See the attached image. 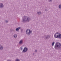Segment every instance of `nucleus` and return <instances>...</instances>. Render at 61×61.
I'll return each instance as SVG.
<instances>
[{"mask_svg": "<svg viewBox=\"0 0 61 61\" xmlns=\"http://www.w3.org/2000/svg\"><path fill=\"white\" fill-rule=\"evenodd\" d=\"M31 20V18L29 17L24 16L22 21V22L25 23V22H29Z\"/></svg>", "mask_w": 61, "mask_h": 61, "instance_id": "obj_1", "label": "nucleus"}, {"mask_svg": "<svg viewBox=\"0 0 61 61\" xmlns=\"http://www.w3.org/2000/svg\"><path fill=\"white\" fill-rule=\"evenodd\" d=\"M54 47L55 49H60L61 48V44L59 43L56 42Z\"/></svg>", "mask_w": 61, "mask_h": 61, "instance_id": "obj_2", "label": "nucleus"}, {"mask_svg": "<svg viewBox=\"0 0 61 61\" xmlns=\"http://www.w3.org/2000/svg\"><path fill=\"white\" fill-rule=\"evenodd\" d=\"M54 36L55 38L61 39V34L57 32L54 35Z\"/></svg>", "mask_w": 61, "mask_h": 61, "instance_id": "obj_3", "label": "nucleus"}, {"mask_svg": "<svg viewBox=\"0 0 61 61\" xmlns=\"http://www.w3.org/2000/svg\"><path fill=\"white\" fill-rule=\"evenodd\" d=\"M29 29H27L26 31V34L27 35H29L31 34H32V31L30 29L29 30V32L27 33V31H28Z\"/></svg>", "mask_w": 61, "mask_h": 61, "instance_id": "obj_4", "label": "nucleus"}, {"mask_svg": "<svg viewBox=\"0 0 61 61\" xmlns=\"http://www.w3.org/2000/svg\"><path fill=\"white\" fill-rule=\"evenodd\" d=\"M28 51V48L26 47H25L24 48L23 51H22V53H24L25 52H26Z\"/></svg>", "mask_w": 61, "mask_h": 61, "instance_id": "obj_5", "label": "nucleus"}, {"mask_svg": "<svg viewBox=\"0 0 61 61\" xmlns=\"http://www.w3.org/2000/svg\"><path fill=\"white\" fill-rule=\"evenodd\" d=\"M23 40H22L20 41L19 44V45H22V44H23Z\"/></svg>", "mask_w": 61, "mask_h": 61, "instance_id": "obj_6", "label": "nucleus"}, {"mask_svg": "<svg viewBox=\"0 0 61 61\" xmlns=\"http://www.w3.org/2000/svg\"><path fill=\"white\" fill-rule=\"evenodd\" d=\"M50 36L49 35L45 36V37L46 39H49V38H50Z\"/></svg>", "mask_w": 61, "mask_h": 61, "instance_id": "obj_7", "label": "nucleus"}, {"mask_svg": "<svg viewBox=\"0 0 61 61\" xmlns=\"http://www.w3.org/2000/svg\"><path fill=\"white\" fill-rule=\"evenodd\" d=\"M4 5L2 3H0V8H3L4 7Z\"/></svg>", "mask_w": 61, "mask_h": 61, "instance_id": "obj_8", "label": "nucleus"}, {"mask_svg": "<svg viewBox=\"0 0 61 61\" xmlns=\"http://www.w3.org/2000/svg\"><path fill=\"white\" fill-rule=\"evenodd\" d=\"M20 28H21V27H19L17 28H16V31H18Z\"/></svg>", "mask_w": 61, "mask_h": 61, "instance_id": "obj_9", "label": "nucleus"}, {"mask_svg": "<svg viewBox=\"0 0 61 61\" xmlns=\"http://www.w3.org/2000/svg\"><path fill=\"white\" fill-rule=\"evenodd\" d=\"M3 48H4L3 47V46L2 45L0 47V49L1 50H2L3 49Z\"/></svg>", "mask_w": 61, "mask_h": 61, "instance_id": "obj_10", "label": "nucleus"}, {"mask_svg": "<svg viewBox=\"0 0 61 61\" xmlns=\"http://www.w3.org/2000/svg\"><path fill=\"white\" fill-rule=\"evenodd\" d=\"M13 36L14 38H16L17 37V35L16 34H14Z\"/></svg>", "mask_w": 61, "mask_h": 61, "instance_id": "obj_11", "label": "nucleus"}, {"mask_svg": "<svg viewBox=\"0 0 61 61\" xmlns=\"http://www.w3.org/2000/svg\"><path fill=\"white\" fill-rule=\"evenodd\" d=\"M41 11L38 12H37V14H38V15H40V14H41Z\"/></svg>", "mask_w": 61, "mask_h": 61, "instance_id": "obj_12", "label": "nucleus"}, {"mask_svg": "<svg viewBox=\"0 0 61 61\" xmlns=\"http://www.w3.org/2000/svg\"><path fill=\"white\" fill-rule=\"evenodd\" d=\"M59 8H60V9H61V5H60L59 6Z\"/></svg>", "mask_w": 61, "mask_h": 61, "instance_id": "obj_13", "label": "nucleus"}, {"mask_svg": "<svg viewBox=\"0 0 61 61\" xmlns=\"http://www.w3.org/2000/svg\"><path fill=\"white\" fill-rule=\"evenodd\" d=\"M54 44H55V42H53L52 43V46H54Z\"/></svg>", "mask_w": 61, "mask_h": 61, "instance_id": "obj_14", "label": "nucleus"}, {"mask_svg": "<svg viewBox=\"0 0 61 61\" xmlns=\"http://www.w3.org/2000/svg\"><path fill=\"white\" fill-rule=\"evenodd\" d=\"M52 0H48V1L49 2H52Z\"/></svg>", "mask_w": 61, "mask_h": 61, "instance_id": "obj_15", "label": "nucleus"}, {"mask_svg": "<svg viewBox=\"0 0 61 61\" xmlns=\"http://www.w3.org/2000/svg\"><path fill=\"white\" fill-rule=\"evenodd\" d=\"M5 21L6 23H8V21L7 20H5Z\"/></svg>", "mask_w": 61, "mask_h": 61, "instance_id": "obj_16", "label": "nucleus"}, {"mask_svg": "<svg viewBox=\"0 0 61 61\" xmlns=\"http://www.w3.org/2000/svg\"><path fill=\"white\" fill-rule=\"evenodd\" d=\"M20 49L21 50H22V49H23V48L22 47H20Z\"/></svg>", "mask_w": 61, "mask_h": 61, "instance_id": "obj_17", "label": "nucleus"}, {"mask_svg": "<svg viewBox=\"0 0 61 61\" xmlns=\"http://www.w3.org/2000/svg\"><path fill=\"white\" fill-rule=\"evenodd\" d=\"M35 52H37V50H35Z\"/></svg>", "mask_w": 61, "mask_h": 61, "instance_id": "obj_18", "label": "nucleus"}, {"mask_svg": "<svg viewBox=\"0 0 61 61\" xmlns=\"http://www.w3.org/2000/svg\"><path fill=\"white\" fill-rule=\"evenodd\" d=\"M23 30L22 29H21V32H23Z\"/></svg>", "mask_w": 61, "mask_h": 61, "instance_id": "obj_19", "label": "nucleus"}, {"mask_svg": "<svg viewBox=\"0 0 61 61\" xmlns=\"http://www.w3.org/2000/svg\"><path fill=\"white\" fill-rule=\"evenodd\" d=\"M45 10V11H47V10Z\"/></svg>", "mask_w": 61, "mask_h": 61, "instance_id": "obj_20", "label": "nucleus"}, {"mask_svg": "<svg viewBox=\"0 0 61 61\" xmlns=\"http://www.w3.org/2000/svg\"><path fill=\"white\" fill-rule=\"evenodd\" d=\"M1 46V45L0 44V46Z\"/></svg>", "mask_w": 61, "mask_h": 61, "instance_id": "obj_21", "label": "nucleus"}, {"mask_svg": "<svg viewBox=\"0 0 61 61\" xmlns=\"http://www.w3.org/2000/svg\"><path fill=\"white\" fill-rule=\"evenodd\" d=\"M35 54V53H33V55H34Z\"/></svg>", "mask_w": 61, "mask_h": 61, "instance_id": "obj_22", "label": "nucleus"}]
</instances>
